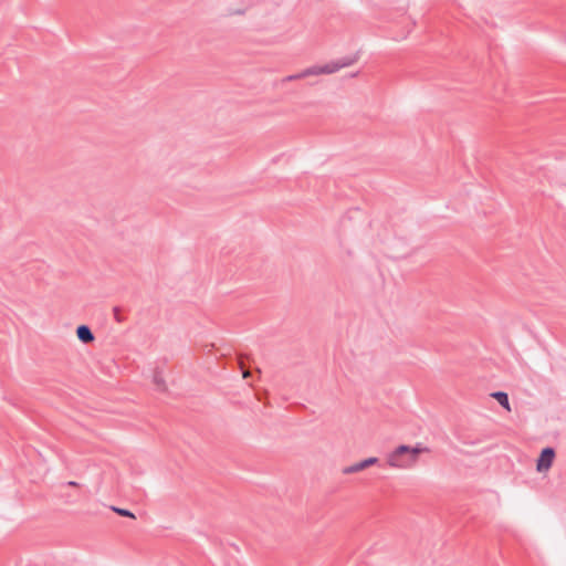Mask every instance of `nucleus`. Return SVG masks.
I'll return each mask as SVG.
<instances>
[{
    "mask_svg": "<svg viewBox=\"0 0 566 566\" xmlns=\"http://www.w3.org/2000/svg\"><path fill=\"white\" fill-rule=\"evenodd\" d=\"M422 452H429V449L421 443L415 447L400 444L388 454V464L392 468H409L416 463L418 455Z\"/></svg>",
    "mask_w": 566,
    "mask_h": 566,
    "instance_id": "obj_1",
    "label": "nucleus"
},
{
    "mask_svg": "<svg viewBox=\"0 0 566 566\" xmlns=\"http://www.w3.org/2000/svg\"><path fill=\"white\" fill-rule=\"evenodd\" d=\"M555 450L552 447H546L542 449L539 457L536 461V470L538 472H545L551 469L553 461L555 459Z\"/></svg>",
    "mask_w": 566,
    "mask_h": 566,
    "instance_id": "obj_2",
    "label": "nucleus"
},
{
    "mask_svg": "<svg viewBox=\"0 0 566 566\" xmlns=\"http://www.w3.org/2000/svg\"><path fill=\"white\" fill-rule=\"evenodd\" d=\"M313 75H319V74H333L340 70L338 61H331L322 66L314 65L312 66Z\"/></svg>",
    "mask_w": 566,
    "mask_h": 566,
    "instance_id": "obj_3",
    "label": "nucleus"
},
{
    "mask_svg": "<svg viewBox=\"0 0 566 566\" xmlns=\"http://www.w3.org/2000/svg\"><path fill=\"white\" fill-rule=\"evenodd\" d=\"M76 336L84 344H88L94 340V334L87 325L77 326Z\"/></svg>",
    "mask_w": 566,
    "mask_h": 566,
    "instance_id": "obj_4",
    "label": "nucleus"
},
{
    "mask_svg": "<svg viewBox=\"0 0 566 566\" xmlns=\"http://www.w3.org/2000/svg\"><path fill=\"white\" fill-rule=\"evenodd\" d=\"M492 398H494L504 409L507 411L511 410L509 395L504 391H494L490 395Z\"/></svg>",
    "mask_w": 566,
    "mask_h": 566,
    "instance_id": "obj_5",
    "label": "nucleus"
},
{
    "mask_svg": "<svg viewBox=\"0 0 566 566\" xmlns=\"http://www.w3.org/2000/svg\"><path fill=\"white\" fill-rule=\"evenodd\" d=\"M312 72H313V70H312V66H311V67H307V69L303 70L300 73L292 74V75H289V76L284 77L283 82H290V81H294V80L304 78V77H307V76H313Z\"/></svg>",
    "mask_w": 566,
    "mask_h": 566,
    "instance_id": "obj_6",
    "label": "nucleus"
},
{
    "mask_svg": "<svg viewBox=\"0 0 566 566\" xmlns=\"http://www.w3.org/2000/svg\"><path fill=\"white\" fill-rule=\"evenodd\" d=\"M358 57H359L358 53H355L353 55H347V56L340 57L337 61H338L339 67L343 69V67H347V66H350L354 63H356Z\"/></svg>",
    "mask_w": 566,
    "mask_h": 566,
    "instance_id": "obj_7",
    "label": "nucleus"
},
{
    "mask_svg": "<svg viewBox=\"0 0 566 566\" xmlns=\"http://www.w3.org/2000/svg\"><path fill=\"white\" fill-rule=\"evenodd\" d=\"M153 380H154V384L156 385V388L158 390H160V391H165L166 390V384H165V380H164L161 371L155 370L154 371Z\"/></svg>",
    "mask_w": 566,
    "mask_h": 566,
    "instance_id": "obj_8",
    "label": "nucleus"
},
{
    "mask_svg": "<svg viewBox=\"0 0 566 566\" xmlns=\"http://www.w3.org/2000/svg\"><path fill=\"white\" fill-rule=\"evenodd\" d=\"M364 469H366V467H365V463H364V460H363L360 462H357V463H354L352 465L345 467L343 469V473L344 474H352V473L359 472V471H361Z\"/></svg>",
    "mask_w": 566,
    "mask_h": 566,
    "instance_id": "obj_9",
    "label": "nucleus"
},
{
    "mask_svg": "<svg viewBox=\"0 0 566 566\" xmlns=\"http://www.w3.org/2000/svg\"><path fill=\"white\" fill-rule=\"evenodd\" d=\"M114 512H116L120 516H127V517H135L134 513H132L129 510L126 509H119V507H112Z\"/></svg>",
    "mask_w": 566,
    "mask_h": 566,
    "instance_id": "obj_10",
    "label": "nucleus"
},
{
    "mask_svg": "<svg viewBox=\"0 0 566 566\" xmlns=\"http://www.w3.org/2000/svg\"><path fill=\"white\" fill-rule=\"evenodd\" d=\"M247 12V8L229 9L228 15H243Z\"/></svg>",
    "mask_w": 566,
    "mask_h": 566,
    "instance_id": "obj_11",
    "label": "nucleus"
},
{
    "mask_svg": "<svg viewBox=\"0 0 566 566\" xmlns=\"http://www.w3.org/2000/svg\"><path fill=\"white\" fill-rule=\"evenodd\" d=\"M113 312H114V318H115V321H116V322H118V323H122V322H123V317H122V315H120V313H119V312H120L119 307H118V306H115V307L113 308Z\"/></svg>",
    "mask_w": 566,
    "mask_h": 566,
    "instance_id": "obj_12",
    "label": "nucleus"
},
{
    "mask_svg": "<svg viewBox=\"0 0 566 566\" xmlns=\"http://www.w3.org/2000/svg\"><path fill=\"white\" fill-rule=\"evenodd\" d=\"M378 462V458L371 457L364 460L365 467L369 468L370 465H374Z\"/></svg>",
    "mask_w": 566,
    "mask_h": 566,
    "instance_id": "obj_13",
    "label": "nucleus"
},
{
    "mask_svg": "<svg viewBox=\"0 0 566 566\" xmlns=\"http://www.w3.org/2000/svg\"><path fill=\"white\" fill-rule=\"evenodd\" d=\"M67 484H69L70 486H76V485H77V483H76L75 481H70Z\"/></svg>",
    "mask_w": 566,
    "mask_h": 566,
    "instance_id": "obj_14",
    "label": "nucleus"
}]
</instances>
